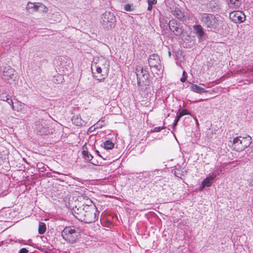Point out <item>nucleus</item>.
Here are the masks:
<instances>
[{"label": "nucleus", "instance_id": "1", "mask_svg": "<svg viewBox=\"0 0 253 253\" xmlns=\"http://www.w3.org/2000/svg\"><path fill=\"white\" fill-rule=\"evenodd\" d=\"M94 78L99 82H103L109 74L110 70V62L103 57H99L94 59L92 65Z\"/></svg>", "mask_w": 253, "mask_h": 253}, {"label": "nucleus", "instance_id": "2", "mask_svg": "<svg viewBox=\"0 0 253 253\" xmlns=\"http://www.w3.org/2000/svg\"><path fill=\"white\" fill-rule=\"evenodd\" d=\"M76 213V217L82 222L90 223L97 220L99 212L97 209L93 207L85 206Z\"/></svg>", "mask_w": 253, "mask_h": 253}, {"label": "nucleus", "instance_id": "3", "mask_svg": "<svg viewBox=\"0 0 253 253\" xmlns=\"http://www.w3.org/2000/svg\"><path fill=\"white\" fill-rule=\"evenodd\" d=\"M252 140V137L248 135L237 136L233 139V148L237 152L242 151L250 145Z\"/></svg>", "mask_w": 253, "mask_h": 253}, {"label": "nucleus", "instance_id": "4", "mask_svg": "<svg viewBox=\"0 0 253 253\" xmlns=\"http://www.w3.org/2000/svg\"><path fill=\"white\" fill-rule=\"evenodd\" d=\"M61 235L65 240L71 244L76 242L78 238V233L74 226L65 227L62 231Z\"/></svg>", "mask_w": 253, "mask_h": 253}, {"label": "nucleus", "instance_id": "5", "mask_svg": "<svg viewBox=\"0 0 253 253\" xmlns=\"http://www.w3.org/2000/svg\"><path fill=\"white\" fill-rule=\"evenodd\" d=\"M201 16V21L207 28L214 29L219 24L218 19L212 14L204 13Z\"/></svg>", "mask_w": 253, "mask_h": 253}, {"label": "nucleus", "instance_id": "6", "mask_svg": "<svg viewBox=\"0 0 253 253\" xmlns=\"http://www.w3.org/2000/svg\"><path fill=\"white\" fill-rule=\"evenodd\" d=\"M116 18L113 13L106 12L102 16V24L107 30H111L116 25Z\"/></svg>", "mask_w": 253, "mask_h": 253}, {"label": "nucleus", "instance_id": "7", "mask_svg": "<svg viewBox=\"0 0 253 253\" xmlns=\"http://www.w3.org/2000/svg\"><path fill=\"white\" fill-rule=\"evenodd\" d=\"M26 9L29 12H46L47 7L41 2H28L26 5Z\"/></svg>", "mask_w": 253, "mask_h": 253}, {"label": "nucleus", "instance_id": "8", "mask_svg": "<svg viewBox=\"0 0 253 253\" xmlns=\"http://www.w3.org/2000/svg\"><path fill=\"white\" fill-rule=\"evenodd\" d=\"M136 74L137 78V84L140 87L142 86L141 83L147 82L149 74L147 71L144 70L141 67L136 68Z\"/></svg>", "mask_w": 253, "mask_h": 253}, {"label": "nucleus", "instance_id": "9", "mask_svg": "<svg viewBox=\"0 0 253 253\" xmlns=\"http://www.w3.org/2000/svg\"><path fill=\"white\" fill-rule=\"evenodd\" d=\"M230 19L236 23H240L246 19V16L241 11H234L229 14Z\"/></svg>", "mask_w": 253, "mask_h": 253}, {"label": "nucleus", "instance_id": "10", "mask_svg": "<svg viewBox=\"0 0 253 253\" xmlns=\"http://www.w3.org/2000/svg\"><path fill=\"white\" fill-rule=\"evenodd\" d=\"M148 63L151 68H154L158 70H160L161 68V60L159 56L157 54H153L150 55Z\"/></svg>", "mask_w": 253, "mask_h": 253}, {"label": "nucleus", "instance_id": "11", "mask_svg": "<svg viewBox=\"0 0 253 253\" xmlns=\"http://www.w3.org/2000/svg\"><path fill=\"white\" fill-rule=\"evenodd\" d=\"M169 27L171 32H172L175 35L180 36L182 33V30L179 27L176 21L174 20H171L169 21Z\"/></svg>", "mask_w": 253, "mask_h": 253}, {"label": "nucleus", "instance_id": "12", "mask_svg": "<svg viewBox=\"0 0 253 253\" xmlns=\"http://www.w3.org/2000/svg\"><path fill=\"white\" fill-rule=\"evenodd\" d=\"M215 177V175H211L210 176L207 177L202 181V186L200 187L199 190L201 191L205 187L211 186Z\"/></svg>", "mask_w": 253, "mask_h": 253}, {"label": "nucleus", "instance_id": "13", "mask_svg": "<svg viewBox=\"0 0 253 253\" xmlns=\"http://www.w3.org/2000/svg\"><path fill=\"white\" fill-rule=\"evenodd\" d=\"M3 75L7 79L12 78L14 75V70L9 66L5 67L3 71Z\"/></svg>", "mask_w": 253, "mask_h": 253}, {"label": "nucleus", "instance_id": "14", "mask_svg": "<svg viewBox=\"0 0 253 253\" xmlns=\"http://www.w3.org/2000/svg\"><path fill=\"white\" fill-rule=\"evenodd\" d=\"M36 128L37 131L41 134L46 133L47 131V127L46 125L40 122L36 123Z\"/></svg>", "mask_w": 253, "mask_h": 253}, {"label": "nucleus", "instance_id": "15", "mask_svg": "<svg viewBox=\"0 0 253 253\" xmlns=\"http://www.w3.org/2000/svg\"><path fill=\"white\" fill-rule=\"evenodd\" d=\"M228 5L231 8H237L241 4L240 0H227Z\"/></svg>", "mask_w": 253, "mask_h": 253}, {"label": "nucleus", "instance_id": "16", "mask_svg": "<svg viewBox=\"0 0 253 253\" xmlns=\"http://www.w3.org/2000/svg\"><path fill=\"white\" fill-rule=\"evenodd\" d=\"M193 28L195 31L196 33L198 35V38L199 39H201L204 35V32L202 27L200 25H197L194 26Z\"/></svg>", "mask_w": 253, "mask_h": 253}, {"label": "nucleus", "instance_id": "17", "mask_svg": "<svg viewBox=\"0 0 253 253\" xmlns=\"http://www.w3.org/2000/svg\"><path fill=\"white\" fill-rule=\"evenodd\" d=\"M191 88L192 91L196 93H203L207 91L204 88L193 84H191Z\"/></svg>", "mask_w": 253, "mask_h": 253}, {"label": "nucleus", "instance_id": "18", "mask_svg": "<svg viewBox=\"0 0 253 253\" xmlns=\"http://www.w3.org/2000/svg\"><path fill=\"white\" fill-rule=\"evenodd\" d=\"M172 13L178 19H182L184 17V14L183 12H182L178 8L176 9L174 11H173Z\"/></svg>", "mask_w": 253, "mask_h": 253}, {"label": "nucleus", "instance_id": "19", "mask_svg": "<svg viewBox=\"0 0 253 253\" xmlns=\"http://www.w3.org/2000/svg\"><path fill=\"white\" fill-rule=\"evenodd\" d=\"M46 231V225L43 222H40L38 232L40 234H43Z\"/></svg>", "mask_w": 253, "mask_h": 253}, {"label": "nucleus", "instance_id": "20", "mask_svg": "<svg viewBox=\"0 0 253 253\" xmlns=\"http://www.w3.org/2000/svg\"><path fill=\"white\" fill-rule=\"evenodd\" d=\"M104 148L107 150L112 149L114 147V143L110 140H106L104 143Z\"/></svg>", "mask_w": 253, "mask_h": 253}, {"label": "nucleus", "instance_id": "21", "mask_svg": "<svg viewBox=\"0 0 253 253\" xmlns=\"http://www.w3.org/2000/svg\"><path fill=\"white\" fill-rule=\"evenodd\" d=\"M83 155L84 156V157L88 161H90L93 158L92 156L88 153L87 151L83 150L82 152Z\"/></svg>", "mask_w": 253, "mask_h": 253}, {"label": "nucleus", "instance_id": "22", "mask_svg": "<svg viewBox=\"0 0 253 253\" xmlns=\"http://www.w3.org/2000/svg\"><path fill=\"white\" fill-rule=\"evenodd\" d=\"M10 99V96L9 94H5L2 93L0 95V100H2L3 101H7Z\"/></svg>", "mask_w": 253, "mask_h": 253}, {"label": "nucleus", "instance_id": "23", "mask_svg": "<svg viewBox=\"0 0 253 253\" xmlns=\"http://www.w3.org/2000/svg\"><path fill=\"white\" fill-rule=\"evenodd\" d=\"M188 114H189L188 110L187 109H183L178 114H177V119L178 120H179L182 116Z\"/></svg>", "mask_w": 253, "mask_h": 253}, {"label": "nucleus", "instance_id": "24", "mask_svg": "<svg viewBox=\"0 0 253 253\" xmlns=\"http://www.w3.org/2000/svg\"><path fill=\"white\" fill-rule=\"evenodd\" d=\"M124 9L127 11H131L133 10V8H131V6L129 4H126L124 6Z\"/></svg>", "mask_w": 253, "mask_h": 253}, {"label": "nucleus", "instance_id": "25", "mask_svg": "<svg viewBox=\"0 0 253 253\" xmlns=\"http://www.w3.org/2000/svg\"><path fill=\"white\" fill-rule=\"evenodd\" d=\"M164 128H165V127H155L154 128L153 132H159Z\"/></svg>", "mask_w": 253, "mask_h": 253}, {"label": "nucleus", "instance_id": "26", "mask_svg": "<svg viewBox=\"0 0 253 253\" xmlns=\"http://www.w3.org/2000/svg\"><path fill=\"white\" fill-rule=\"evenodd\" d=\"M148 5H153L157 3V0H147Z\"/></svg>", "mask_w": 253, "mask_h": 253}, {"label": "nucleus", "instance_id": "27", "mask_svg": "<svg viewBox=\"0 0 253 253\" xmlns=\"http://www.w3.org/2000/svg\"><path fill=\"white\" fill-rule=\"evenodd\" d=\"M28 252V251L26 249L22 248L20 250L19 253H27Z\"/></svg>", "mask_w": 253, "mask_h": 253}, {"label": "nucleus", "instance_id": "28", "mask_svg": "<svg viewBox=\"0 0 253 253\" xmlns=\"http://www.w3.org/2000/svg\"><path fill=\"white\" fill-rule=\"evenodd\" d=\"M186 76H183L181 79H180V81L182 83H184L186 80Z\"/></svg>", "mask_w": 253, "mask_h": 253}, {"label": "nucleus", "instance_id": "29", "mask_svg": "<svg viewBox=\"0 0 253 253\" xmlns=\"http://www.w3.org/2000/svg\"><path fill=\"white\" fill-rule=\"evenodd\" d=\"M179 120H178L177 117L176 116V119L175 120V121L173 123V126L175 127L177 125V122L179 121Z\"/></svg>", "mask_w": 253, "mask_h": 253}, {"label": "nucleus", "instance_id": "30", "mask_svg": "<svg viewBox=\"0 0 253 253\" xmlns=\"http://www.w3.org/2000/svg\"><path fill=\"white\" fill-rule=\"evenodd\" d=\"M8 103L10 104V105L12 107V108L13 109V110H15L14 109V105H13V102L12 101V100H10V102H8Z\"/></svg>", "mask_w": 253, "mask_h": 253}, {"label": "nucleus", "instance_id": "31", "mask_svg": "<svg viewBox=\"0 0 253 253\" xmlns=\"http://www.w3.org/2000/svg\"><path fill=\"white\" fill-rule=\"evenodd\" d=\"M152 5H148V6L147 7V10L149 11H150L152 10Z\"/></svg>", "mask_w": 253, "mask_h": 253}, {"label": "nucleus", "instance_id": "32", "mask_svg": "<svg viewBox=\"0 0 253 253\" xmlns=\"http://www.w3.org/2000/svg\"><path fill=\"white\" fill-rule=\"evenodd\" d=\"M104 122V120H103L102 119H101V120H100L99 121V122Z\"/></svg>", "mask_w": 253, "mask_h": 253}, {"label": "nucleus", "instance_id": "33", "mask_svg": "<svg viewBox=\"0 0 253 253\" xmlns=\"http://www.w3.org/2000/svg\"><path fill=\"white\" fill-rule=\"evenodd\" d=\"M185 72L183 71V76H185Z\"/></svg>", "mask_w": 253, "mask_h": 253}, {"label": "nucleus", "instance_id": "34", "mask_svg": "<svg viewBox=\"0 0 253 253\" xmlns=\"http://www.w3.org/2000/svg\"><path fill=\"white\" fill-rule=\"evenodd\" d=\"M82 125V124H81V123H80V124L77 123V126H80V125Z\"/></svg>", "mask_w": 253, "mask_h": 253}, {"label": "nucleus", "instance_id": "35", "mask_svg": "<svg viewBox=\"0 0 253 253\" xmlns=\"http://www.w3.org/2000/svg\"><path fill=\"white\" fill-rule=\"evenodd\" d=\"M252 159H253V151L252 152Z\"/></svg>", "mask_w": 253, "mask_h": 253}]
</instances>
